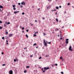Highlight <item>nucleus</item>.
<instances>
[{
	"label": "nucleus",
	"mask_w": 74,
	"mask_h": 74,
	"mask_svg": "<svg viewBox=\"0 0 74 74\" xmlns=\"http://www.w3.org/2000/svg\"><path fill=\"white\" fill-rule=\"evenodd\" d=\"M46 43H47V44H48V41H46Z\"/></svg>",
	"instance_id": "nucleus-43"
},
{
	"label": "nucleus",
	"mask_w": 74,
	"mask_h": 74,
	"mask_svg": "<svg viewBox=\"0 0 74 74\" xmlns=\"http://www.w3.org/2000/svg\"><path fill=\"white\" fill-rule=\"evenodd\" d=\"M49 8H48V7H47V10H48V9H49Z\"/></svg>",
	"instance_id": "nucleus-51"
},
{
	"label": "nucleus",
	"mask_w": 74,
	"mask_h": 74,
	"mask_svg": "<svg viewBox=\"0 0 74 74\" xmlns=\"http://www.w3.org/2000/svg\"><path fill=\"white\" fill-rule=\"evenodd\" d=\"M69 39H66V41H69Z\"/></svg>",
	"instance_id": "nucleus-22"
},
{
	"label": "nucleus",
	"mask_w": 74,
	"mask_h": 74,
	"mask_svg": "<svg viewBox=\"0 0 74 74\" xmlns=\"http://www.w3.org/2000/svg\"><path fill=\"white\" fill-rule=\"evenodd\" d=\"M2 39H3V40H4V37H2Z\"/></svg>",
	"instance_id": "nucleus-28"
},
{
	"label": "nucleus",
	"mask_w": 74,
	"mask_h": 74,
	"mask_svg": "<svg viewBox=\"0 0 74 74\" xmlns=\"http://www.w3.org/2000/svg\"><path fill=\"white\" fill-rule=\"evenodd\" d=\"M34 37H36V34H34Z\"/></svg>",
	"instance_id": "nucleus-46"
},
{
	"label": "nucleus",
	"mask_w": 74,
	"mask_h": 74,
	"mask_svg": "<svg viewBox=\"0 0 74 74\" xmlns=\"http://www.w3.org/2000/svg\"><path fill=\"white\" fill-rule=\"evenodd\" d=\"M26 68L27 69H28V68H29V67H30L29 66H27L26 67Z\"/></svg>",
	"instance_id": "nucleus-15"
},
{
	"label": "nucleus",
	"mask_w": 74,
	"mask_h": 74,
	"mask_svg": "<svg viewBox=\"0 0 74 74\" xmlns=\"http://www.w3.org/2000/svg\"><path fill=\"white\" fill-rule=\"evenodd\" d=\"M62 29H63V28H64V26H62Z\"/></svg>",
	"instance_id": "nucleus-61"
},
{
	"label": "nucleus",
	"mask_w": 74,
	"mask_h": 74,
	"mask_svg": "<svg viewBox=\"0 0 74 74\" xmlns=\"http://www.w3.org/2000/svg\"><path fill=\"white\" fill-rule=\"evenodd\" d=\"M5 34H6L7 35V34H8V32H5Z\"/></svg>",
	"instance_id": "nucleus-14"
},
{
	"label": "nucleus",
	"mask_w": 74,
	"mask_h": 74,
	"mask_svg": "<svg viewBox=\"0 0 74 74\" xmlns=\"http://www.w3.org/2000/svg\"><path fill=\"white\" fill-rule=\"evenodd\" d=\"M22 7H23V6L22 5H21L20 6V8H22Z\"/></svg>",
	"instance_id": "nucleus-31"
},
{
	"label": "nucleus",
	"mask_w": 74,
	"mask_h": 74,
	"mask_svg": "<svg viewBox=\"0 0 74 74\" xmlns=\"http://www.w3.org/2000/svg\"><path fill=\"white\" fill-rule=\"evenodd\" d=\"M13 10H16V8H13Z\"/></svg>",
	"instance_id": "nucleus-30"
},
{
	"label": "nucleus",
	"mask_w": 74,
	"mask_h": 74,
	"mask_svg": "<svg viewBox=\"0 0 74 74\" xmlns=\"http://www.w3.org/2000/svg\"><path fill=\"white\" fill-rule=\"evenodd\" d=\"M48 7V8H50V7H51V6H49Z\"/></svg>",
	"instance_id": "nucleus-47"
},
{
	"label": "nucleus",
	"mask_w": 74,
	"mask_h": 74,
	"mask_svg": "<svg viewBox=\"0 0 74 74\" xmlns=\"http://www.w3.org/2000/svg\"><path fill=\"white\" fill-rule=\"evenodd\" d=\"M9 15H10V14H7V16H8Z\"/></svg>",
	"instance_id": "nucleus-58"
},
{
	"label": "nucleus",
	"mask_w": 74,
	"mask_h": 74,
	"mask_svg": "<svg viewBox=\"0 0 74 74\" xmlns=\"http://www.w3.org/2000/svg\"><path fill=\"white\" fill-rule=\"evenodd\" d=\"M2 28H3V27H0V29H2Z\"/></svg>",
	"instance_id": "nucleus-32"
},
{
	"label": "nucleus",
	"mask_w": 74,
	"mask_h": 74,
	"mask_svg": "<svg viewBox=\"0 0 74 74\" xmlns=\"http://www.w3.org/2000/svg\"><path fill=\"white\" fill-rule=\"evenodd\" d=\"M65 42L66 43V44H68V43H69V41H66V42Z\"/></svg>",
	"instance_id": "nucleus-13"
},
{
	"label": "nucleus",
	"mask_w": 74,
	"mask_h": 74,
	"mask_svg": "<svg viewBox=\"0 0 74 74\" xmlns=\"http://www.w3.org/2000/svg\"><path fill=\"white\" fill-rule=\"evenodd\" d=\"M45 57H46L47 58H48V57H49V55H46L45 56Z\"/></svg>",
	"instance_id": "nucleus-10"
},
{
	"label": "nucleus",
	"mask_w": 74,
	"mask_h": 74,
	"mask_svg": "<svg viewBox=\"0 0 74 74\" xmlns=\"http://www.w3.org/2000/svg\"><path fill=\"white\" fill-rule=\"evenodd\" d=\"M32 8H34V6H32Z\"/></svg>",
	"instance_id": "nucleus-53"
},
{
	"label": "nucleus",
	"mask_w": 74,
	"mask_h": 74,
	"mask_svg": "<svg viewBox=\"0 0 74 74\" xmlns=\"http://www.w3.org/2000/svg\"><path fill=\"white\" fill-rule=\"evenodd\" d=\"M19 12V11L17 12L14 11V14H16V13H17V12Z\"/></svg>",
	"instance_id": "nucleus-7"
},
{
	"label": "nucleus",
	"mask_w": 74,
	"mask_h": 74,
	"mask_svg": "<svg viewBox=\"0 0 74 74\" xmlns=\"http://www.w3.org/2000/svg\"><path fill=\"white\" fill-rule=\"evenodd\" d=\"M8 23L7 22H5V23Z\"/></svg>",
	"instance_id": "nucleus-63"
},
{
	"label": "nucleus",
	"mask_w": 74,
	"mask_h": 74,
	"mask_svg": "<svg viewBox=\"0 0 74 74\" xmlns=\"http://www.w3.org/2000/svg\"><path fill=\"white\" fill-rule=\"evenodd\" d=\"M57 14H58V13H57V12H56L55 13V14L56 15H57Z\"/></svg>",
	"instance_id": "nucleus-48"
},
{
	"label": "nucleus",
	"mask_w": 74,
	"mask_h": 74,
	"mask_svg": "<svg viewBox=\"0 0 74 74\" xmlns=\"http://www.w3.org/2000/svg\"><path fill=\"white\" fill-rule=\"evenodd\" d=\"M1 54L2 55H3L4 54V52H2L1 53Z\"/></svg>",
	"instance_id": "nucleus-49"
},
{
	"label": "nucleus",
	"mask_w": 74,
	"mask_h": 74,
	"mask_svg": "<svg viewBox=\"0 0 74 74\" xmlns=\"http://www.w3.org/2000/svg\"><path fill=\"white\" fill-rule=\"evenodd\" d=\"M59 29L57 28L55 29V31H56L57 32V31H58V30H59Z\"/></svg>",
	"instance_id": "nucleus-12"
},
{
	"label": "nucleus",
	"mask_w": 74,
	"mask_h": 74,
	"mask_svg": "<svg viewBox=\"0 0 74 74\" xmlns=\"http://www.w3.org/2000/svg\"><path fill=\"white\" fill-rule=\"evenodd\" d=\"M33 55H31L30 56V58H32V57H33Z\"/></svg>",
	"instance_id": "nucleus-17"
},
{
	"label": "nucleus",
	"mask_w": 74,
	"mask_h": 74,
	"mask_svg": "<svg viewBox=\"0 0 74 74\" xmlns=\"http://www.w3.org/2000/svg\"><path fill=\"white\" fill-rule=\"evenodd\" d=\"M56 9H59V7L57 6L56 7Z\"/></svg>",
	"instance_id": "nucleus-18"
},
{
	"label": "nucleus",
	"mask_w": 74,
	"mask_h": 74,
	"mask_svg": "<svg viewBox=\"0 0 74 74\" xmlns=\"http://www.w3.org/2000/svg\"><path fill=\"white\" fill-rule=\"evenodd\" d=\"M60 39H61V40H62V39H63V38H60Z\"/></svg>",
	"instance_id": "nucleus-57"
},
{
	"label": "nucleus",
	"mask_w": 74,
	"mask_h": 74,
	"mask_svg": "<svg viewBox=\"0 0 74 74\" xmlns=\"http://www.w3.org/2000/svg\"><path fill=\"white\" fill-rule=\"evenodd\" d=\"M5 64H2L3 66H5Z\"/></svg>",
	"instance_id": "nucleus-36"
},
{
	"label": "nucleus",
	"mask_w": 74,
	"mask_h": 74,
	"mask_svg": "<svg viewBox=\"0 0 74 74\" xmlns=\"http://www.w3.org/2000/svg\"><path fill=\"white\" fill-rule=\"evenodd\" d=\"M9 74H13V71L12 70H11L9 71Z\"/></svg>",
	"instance_id": "nucleus-2"
},
{
	"label": "nucleus",
	"mask_w": 74,
	"mask_h": 74,
	"mask_svg": "<svg viewBox=\"0 0 74 74\" xmlns=\"http://www.w3.org/2000/svg\"><path fill=\"white\" fill-rule=\"evenodd\" d=\"M61 74H64V73L63 72H61Z\"/></svg>",
	"instance_id": "nucleus-27"
},
{
	"label": "nucleus",
	"mask_w": 74,
	"mask_h": 74,
	"mask_svg": "<svg viewBox=\"0 0 74 74\" xmlns=\"http://www.w3.org/2000/svg\"><path fill=\"white\" fill-rule=\"evenodd\" d=\"M26 32H29V30L28 29H27L26 30Z\"/></svg>",
	"instance_id": "nucleus-40"
},
{
	"label": "nucleus",
	"mask_w": 74,
	"mask_h": 74,
	"mask_svg": "<svg viewBox=\"0 0 74 74\" xmlns=\"http://www.w3.org/2000/svg\"><path fill=\"white\" fill-rule=\"evenodd\" d=\"M69 51H73V49H70V50H69Z\"/></svg>",
	"instance_id": "nucleus-26"
},
{
	"label": "nucleus",
	"mask_w": 74,
	"mask_h": 74,
	"mask_svg": "<svg viewBox=\"0 0 74 74\" xmlns=\"http://www.w3.org/2000/svg\"><path fill=\"white\" fill-rule=\"evenodd\" d=\"M12 36V34H10L9 35V37H11Z\"/></svg>",
	"instance_id": "nucleus-6"
},
{
	"label": "nucleus",
	"mask_w": 74,
	"mask_h": 74,
	"mask_svg": "<svg viewBox=\"0 0 74 74\" xmlns=\"http://www.w3.org/2000/svg\"><path fill=\"white\" fill-rule=\"evenodd\" d=\"M35 21L36 22H37V20H36Z\"/></svg>",
	"instance_id": "nucleus-64"
},
{
	"label": "nucleus",
	"mask_w": 74,
	"mask_h": 74,
	"mask_svg": "<svg viewBox=\"0 0 74 74\" xmlns=\"http://www.w3.org/2000/svg\"><path fill=\"white\" fill-rule=\"evenodd\" d=\"M42 19H44V20L45 19V18H44V17H43V18H42Z\"/></svg>",
	"instance_id": "nucleus-45"
},
{
	"label": "nucleus",
	"mask_w": 74,
	"mask_h": 74,
	"mask_svg": "<svg viewBox=\"0 0 74 74\" xmlns=\"http://www.w3.org/2000/svg\"><path fill=\"white\" fill-rule=\"evenodd\" d=\"M44 43L45 46V47H47V44L46 43V42H45V40H44Z\"/></svg>",
	"instance_id": "nucleus-1"
},
{
	"label": "nucleus",
	"mask_w": 74,
	"mask_h": 74,
	"mask_svg": "<svg viewBox=\"0 0 74 74\" xmlns=\"http://www.w3.org/2000/svg\"><path fill=\"white\" fill-rule=\"evenodd\" d=\"M22 30H24V27H23L22 28Z\"/></svg>",
	"instance_id": "nucleus-42"
},
{
	"label": "nucleus",
	"mask_w": 74,
	"mask_h": 74,
	"mask_svg": "<svg viewBox=\"0 0 74 74\" xmlns=\"http://www.w3.org/2000/svg\"><path fill=\"white\" fill-rule=\"evenodd\" d=\"M25 14V13L23 12L22 13V15H24Z\"/></svg>",
	"instance_id": "nucleus-38"
},
{
	"label": "nucleus",
	"mask_w": 74,
	"mask_h": 74,
	"mask_svg": "<svg viewBox=\"0 0 74 74\" xmlns=\"http://www.w3.org/2000/svg\"><path fill=\"white\" fill-rule=\"evenodd\" d=\"M52 11L53 12V11H54V10H52Z\"/></svg>",
	"instance_id": "nucleus-60"
},
{
	"label": "nucleus",
	"mask_w": 74,
	"mask_h": 74,
	"mask_svg": "<svg viewBox=\"0 0 74 74\" xmlns=\"http://www.w3.org/2000/svg\"><path fill=\"white\" fill-rule=\"evenodd\" d=\"M37 45V44L35 43L33 44V46H34V45Z\"/></svg>",
	"instance_id": "nucleus-19"
},
{
	"label": "nucleus",
	"mask_w": 74,
	"mask_h": 74,
	"mask_svg": "<svg viewBox=\"0 0 74 74\" xmlns=\"http://www.w3.org/2000/svg\"><path fill=\"white\" fill-rule=\"evenodd\" d=\"M8 25H9V24H10V22H8L7 23Z\"/></svg>",
	"instance_id": "nucleus-41"
},
{
	"label": "nucleus",
	"mask_w": 74,
	"mask_h": 74,
	"mask_svg": "<svg viewBox=\"0 0 74 74\" xmlns=\"http://www.w3.org/2000/svg\"><path fill=\"white\" fill-rule=\"evenodd\" d=\"M25 4H26V2H24V1H23L21 3V5H25Z\"/></svg>",
	"instance_id": "nucleus-3"
},
{
	"label": "nucleus",
	"mask_w": 74,
	"mask_h": 74,
	"mask_svg": "<svg viewBox=\"0 0 74 74\" xmlns=\"http://www.w3.org/2000/svg\"><path fill=\"white\" fill-rule=\"evenodd\" d=\"M68 5H70V3H68Z\"/></svg>",
	"instance_id": "nucleus-35"
},
{
	"label": "nucleus",
	"mask_w": 74,
	"mask_h": 74,
	"mask_svg": "<svg viewBox=\"0 0 74 74\" xmlns=\"http://www.w3.org/2000/svg\"><path fill=\"white\" fill-rule=\"evenodd\" d=\"M41 57H40L39 58V59H41Z\"/></svg>",
	"instance_id": "nucleus-39"
},
{
	"label": "nucleus",
	"mask_w": 74,
	"mask_h": 74,
	"mask_svg": "<svg viewBox=\"0 0 74 74\" xmlns=\"http://www.w3.org/2000/svg\"><path fill=\"white\" fill-rule=\"evenodd\" d=\"M51 66H52V67H53V65L52 64V65H51Z\"/></svg>",
	"instance_id": "nucleus-62"
},
{
	"label": "nucleus",
	"mask_w": 74,
	"mask_h": 74,
	"mask_svg": "<svg viewBox=\"0 0 74 74\" xmlns=\"http://www.w3.org/2000/svg\"><path fill=\"white\" fill-rule=\"evenodd\" d=\"M30 25H31V26H33V24H32V23H30Z\"/></svg>",
	"instance_id": "nucleus-25"
},
{
	"label": "nucleus",
	"mask_w": 74,
	"mask_h": 74,
	"mask_svg": "<svg viewBox=\"0 0 74 74\" xmlns=\"http://www.w3.org/2000/svg\"><path fill=\"white\" fill-rule=\"evenodd\" d=\"M0 8H3V6L1 5H0Z\"/></svg>",
	"instance_id": "nucleus-9"
},
{
	"label": "nucleus",
	"mask_w": 74,
	"mask_h": 74,
	"mask_svg": "<svg viewBox=\"0 0 74 74\" xmlns=\"http://www.w3.org/2000/svg\"><path fill=\"white\" fill-rule=\"evenodd\" d=\"M27 71H26V70H25L24 71V73H26Z\"/></svg>",
	"instance_id": "nucleus-23"
},
{
	"label": "nucleus",
	"mask_w": 74,
	"mask_h": 74,
	"mask_svg": "<svg viewBox=\"0 0 74 74\" xmlns=\"http://www.w3.org/2000/svg\"><path fill=\"white\" fill-rule=\"evenodd\" d=\"M48 43L49 44H51V42H48Z\"/></svg>",
	"instance_id": "nucleus-29"
},
{
	"label": "nucleus",
	"mask_w": 74,
	"mask_h": 74,
	"mask_svg": "<svg viewBox=\"0 0 74 74\" xmlns=\"http://www.w3.org/2000/svg\"><path fill=\"white\" fill-rule=\"evenodd\" d=\"M6 26H7L6 25V24H4V27H6Z\"/></svg>",
	"instance_id": "nucleus-24"
},
{
	"label": "nucleus",
	"mask_w": 74,
	"mask_h": 74,
	"mask_svg": "<svg viewBox=\"0 0 74 74\" xmlns=\"http://www.w3.org/2000/svg\"><path fill=\"white\" fill-rule=\"evenodd\" d=\"M41 70L42 71L43 73H44L45 71H44L43 68H42Z\"/></svg>",
	"instance_id": "nucleus-5"
},
{
	"label": "nucleus",
	"mask_w": 74,
	"mask_h": 74,
	"mask_svg": "<svg viewBox=\"0 0 74 74\" xmlns=\"http://www.w3.org/2000/svg\"><path fill=\"white\" fill-rule=\"evenodd\" d=\"M38 32L37 31L36 32H35V34H36V33H38Z\"/></svg>",
	"instance_id": "nucleus-44"
},
{
	"label": "nucleus",
	"mask_w": 74,
	"mask_h": 74,
	"mask_svg": "<svg viewBox=\"0 0 74 74\" xmlns=\"http://www.w3.org/2000/svg\"><path fill=\"white\" fill-rule=\"evenodd\" d=\"M15 5H13V8H15Z\"/></svg>",
	"instance_id": "nucleus-21"
},
{
	"label": "nucleus",
	"mask_w": 74,
	"mask_h": 74,
	"mask_svg": "<svg viewBox=\"0 0 74 74\" xmlns=\"http://www.w3.org/2000/svg\"><path fill=\"white\" fill-rule=\"evenodd\" d=\"M59 22H62V21H61V20H60L59 21Z\"/></svg>",
	"instance_id": "nucleus-59"
},
{
	"label": "nucleus",
	"mask_w": 74,
	"mask_h": 74,
	"mask_svg": "<svg viewBox=\"0 0 74 74\" xmlns=\"http://www.w3.org/2000/svg\"><path fill=\"white\" fill-rule=\"evenodd\" d=\"M55 65L56 66H58V64H55Z\"/></svg>",
	"instance_id": "nucleus-55"
},
{
	"label": "nucleus",
	"mask_w": 74,
	"mask_h": 74,
	"mask_svg": "<svg viewBox=\"0 0 74 74\" xmlns=\"http://www.w3.org/2000/svg\"><path fill=\"white\" fill-rule=\"evenodd\" d=\"M59 8H62V6H61V5H60L59 6Z\"/></svg>",
	"instance_id": "nucleus-50"
},
{
	"label": "nucleus",
	"mask_w": 74,
	"mask_h": 74,
	"mask_svg": "<svg viewBox=\"0 0 74 74\" xmlns=\"http://www.w3.org/2000/svg\"><path fill=\"white\" fill-rule=\"evenodd\" d=\"M60 59L62 60L63 59V58L62 57H60Z\"/></svg>",
	"instance_id": "nucleus-16"
},
{
	"label": "nucleus",
	"mask_w": 74,
	"mask_h": 74,
	"mask_svg": "<svg viewBox=\"0 0 74 74\" xmlns=\"http://www.w3.org/2000/svg\"><path fill=\"white\" fill-rule=\"evenodd\" d=\"M0 23H2V21L1 20H0Z\"/></svg>",
	"instance_id": "nucleus-34"
},
{
	"label": "nucleus",
	"mask_w": 74,
	"mask_h": 74,
	"mask_svg": "<svg viewBox=\"0 0 74 74\" xmlns=\"http://www.w3.org/2000/svg\"><path fill=\"white\" fill-rule=\"evenodd\" d=\"M25 36L26 37H27V38H28V36L26 34Z\"/></svg>",
	"instance_id": "nucleus-20"
},
{
	"label": "nucleus",
	"mask_w": 74,
	"mask_h": 74,
	"mask_svg": "<svg viewBox=\"0 0 74 74\" xmlns=\"http://www.w3.org/2000/svg\"><path fill=\"white\" fill-rule=\"evenodd\" d=\"M56 21L57 22H58V18H56Z\"/></svg>",
	"instance_id": "nucleus-11"
},
{
	"label": "nucleus",
	"mask_w": 74,
	"mask_h": 74,
	"mask_svg": "<svg viewBox=\"0 0 74 74\" xmlns=\"http://www.w3.org/2000/svg\"><path fill=\"white\" fill-rule=\"evenodd\" d=\"M43 34H44V35H45L46 34H45V33L44 32V33H43Z\"/></svg>",
	"instance_id": "nucleus-56"
},
{
	"label": "nucleus",
	"mask_w": 74,
	"mask_h": 74,
	"mask_svg": "<svg viewBox=\"0 0 74 74\" xmlns=\"http://www.w3.org/2000/svg\"><path fill=\"white\" fill-rule=\"evenodd\" d=\"M48 1H52V0H49Z\"/></svg>",
	"instance_id": "nucleus-52"
},
{
	"label": "nucleus",
	"mask_w": 74,
	"mask_h": 74,
	"mask_svg": "<svg viewBox=\"0 0 74 74\" xmlns=\"http://www.w3.org/2000/svg\"><path fill=\"white\" fill-rule=\"evenodd\" d=\"M49 69V67H45L44 68V70H48Z\"/></svg>",
	"instance_id": "nucleus-4"
},
{
	"label": "nucleus",
	"mask_w": 74,
	"mask_h": 74,
	"mask_svg": "<svg viewBox=\"0 0 74 74\" xmlns=\"http://www.w3.org/2000/svg\"><path fill=\"white\" fill-rule=\"evenodd\" d=\"M16 59H14V62H16Z\"/></svg>",
	"instance_id": "nucleus-33"
},
{
	"label": "nucleus",
	"mask_w": 74,
	"mask_h": 74,
	"mask_svg": "<svg viewBox=\"0 0 74 74\" xmlns=\"http://www.w3.org/2000/svg\"><path fill=\"white\" fill-rule=\"evenodd\" d=\"M72 47H71V46H69V50H70V49H71Z\"/></svg>",
	"instance_id": "nucleus-8"
},
{
	"label": "nucleus",
	"mask_w": 74,
	"mask_h": 74,
	"mask_svg": "<svg viewBox=\"0 0 74 74\" xmlns=\"http://www.w3.org/2000/svg\"><path fill=\"white\" fill-rule=\"evenodd\" d=\"M38 11H40V8H38Z\"/></svg>",
	"instance_id": "nucleus-54"
},
{
	"label": "nucleus",
	"mask_w": 74,
	"mask_h": 74,
	"mask_svg": "<svg viewBox=\"0 0 74 74\" xmlns=\"http://www.w3.org/2000/svg\"><path fill=\"white\" fill-rule=\"evenodd\" d=\"M18 5H21V3H18Z\"/></svg>",
	"instance_id": "nucleus-37"
}]
</instances>
